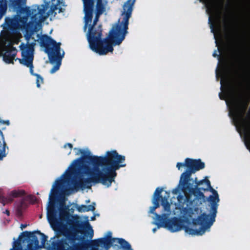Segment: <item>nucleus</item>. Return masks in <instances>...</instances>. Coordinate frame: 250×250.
Masks as SVG:
<instances>
[{
	"label": "nucleus",
	"instance_id": "obj_28",
	"mask_svg": "<svg viewBox=\"0 0 250 250\" xmlns=\"http://www.w3.org/2000/svg\"><path fill=\"white\" fill-rule=\"evenodd\" d=\"M10 250H17V249H16V247H15V246H14V247H13V248L12 249Z\"/></svg>",
	"mask_w": 250,
	"mask_h": 250
},
{
	"label": "nucleus",
	"instance_id": "obj_11",
	"mask_svg": "<svg viewBox=\"0 0 250 250\" xmlns=\"http://www.w3.org/2000/svg\"><path fill=\"white\" fill-rule=\"evenodd\" d=\"M203 182L206 183L208 188H210V190L212 193V195H211L209 198V201L212 203L218 202L219 201L218 195L216 191L211 188L209 181L208 180H205L201 182V183L202 184Z\"/></svg>",
	"mask_w": 250,
	"mask_h": 250
},
{
	"label": "nucleus",
	"instance_id": "obj_5",
	"mask_svg": "<svg viewBox=\"0 0 250 250\" xmlns=\"http://www.w3.org/2000/svg\"><path fill=\"white\" fill-rule=\"evenodd\" d=\"M227 104L229 106L230 113L236 124L242 128L245 137L250 143V125H246L243 119L246 106L244 104L232 100H227Z\"/></svg>",
	"mask_w": 250,
	"mask_h": 250
},
{
	"label": "nucleus",
	"instance_id": "obj_13",
	"mask_svg": "<svg viewBox=\"0 0 250 250\" xmlns=\"http://www.w3.org/2000/svg\"><path fill=\"white\" fill-rule=\"evenodd\" d=\"M77 208L79 212H84L89 210H93L95 209V208L93 206H89L87 207L86 206L83 205L78 207Z\"/></svg>",
	"mask_w": 250,
	"mask_h": 250
},
{
	"label": "nucleus",
	"instance_id": "obj_29",
	"mask_svg": "<svg viewBox=\"0 0 250 250\" xmlns=\"http://www.w3.org/2000/svg\"><path fill=\"white\" fill-rule=\"evenodd\" d=\"M53 198L52 195L51 194V195H50V198H49L50 200H51V198Z\"/></svg>",
	"mask_w": 250,
	"mask_h": 250
},
{
	"label": "nucleus",
	"instance_id": "obj_32",
	"mask_svg": "<svg viewBox=\"0 0 250 250\" xmlns=\"http://www.w3.org/2000/svg\"><path fill=\"white\" fill-rule=\"evenodd\" d=\"M36 244V245H38V241H37V242H36V244Z\"/></svg>",
	"mask_w": 250,
	"mask_h": 250
},
{
	"label": "nucleus",
	"instance_id": "obj_4",
	"mask_svg": "<svg viewBox=\"0 0 250 250\" xmlns=\"http://www.w3.org/2000/svg\"><path fill=\"white\" fill-rule=\"evenodd\" d=\"M85 13L84 30L91 33L93 27L98 21V16L103 13L107 8L105 0H83Z\"/></svg>",
	"mask_w": 250,
	"mask_h": 250
},
{
	"label": "nucleus",
	"instance_id": "obj_20",
	"mask_svg": "<svg viewBox=\"0 0 250 250\" xmlns=\"http://www.w3.org/2000/svg\"><path fill=\"white\" fill-rule=\"evenodd\" d=\"M75 150H76V154L78 155H83L84 153L83 150L81 149H75Z\"/></svg>",
	"mask_w": 250,
	"mask_h": 250
},
{
	"label": "nucleus",
	"instance_id": "obj_31",
	"mask_svg": "<svg viewBox=\"0 0 250 250\" xmlns=\"http://www.w3.org/2000/svg\"><path fill=\"white\" fill-rule=\"evenodd\" d=\"M156 230V229H153V231L154 232H155Z\"/></svg>",
	"mask_w": 250,
	"mask_h": 250
},
{
	"label": "nucleus",
	"instance_id": "obj_12",
	"mask_svg": "<svg viewBox=\"0 0 250 250\" xmlns=\"http://www.w3.org/2000/svg\"><path fill=\"white\" fill-rule=\"evenodd\" d=\"M5 144L1 131L0 130V157L4 155Z\"/></svg>",
	"mask_w": 250,
	"mask_h": 250
},
{
	"label": "nucleus",
	"instance_id": "obj_27",
	"mask_svg": "<svg viewBox=\"0 0 250 250\" xmlns=\"http://www.w3.org/2000/svg\"><path fill=\"white\" fill-rule=\"evenodd\" d=\"M79 187H80V188H83L82 184H81V185H80Z\"/></svg>",
	"mask_w": 250,
	"mask_h": 250
},
{
	"label": "nucleus",
	"instance_id": "obj_14",
	"mask_svg": "<svg viewBox=\"0 0 250 250\" xmlns=\"http://www.w3.org/2000/svg\"><path fill=\"white\" fill-rule=\"evenodd\" d=\"M166 194L167 195V193L166 192ZM168 197V195L165 196L164 197H161L162 202V206L164 208V209L166 212H169V208L170 205L167 203V202H165V199Z\"/></svg>",
	"mask_w": 250,
	"mask_h": 250
},
{
	"label": "nucleus",
	"instance_id": "obj_15",
	"mask_svg": "<svg viewBox=\"0 0 250 250\" xmlns=\"http://www.w3.org/2000/svg\"><path fill=\"white\" fill-rule=\"evenodd\" d=\"M21 36L20 34H17L15 36V37H11L10 39V42L14 43H18L19 42V39L21 38Z\"/></svg>",
	"mask_w": 250,
	"mask_h": 250
},
{
	"label": "nucleus",
	"instance_id": "obj_9",
	"mask_svg": "<svg viewBox=\"0 0 250 250\" xmlns=\"http://www.w3.org/2000/svg\"><path fill=\"white\" fill-rule=\"evenodd\" d=\"M60 45V43H57L52 39H48V46L46 47V52L49 57H60L61 56Z\"/></svg>",
	"mask_w": 250,
	"mask_h": 250
},
{
	"label": "nucleus",
	"instance_id": "obj_23",
	"mask_svg": "<svg viewBox=\"0 0 250 250\" xmlns=\"http://www.w3.org/2000/svg\"><path fill=\"white\" fill-rule=\"evenodd\" d=\"M11 195L13 197H17L18 196V193L16 191H12L11 193Z\"/></svg>",
	"mask_w": 250,
	"mask_h": 250
},
{
	"label": "nucleus",
	"instance_id": "obj_25",
	"mask_svg": "<svg viewBox=\"0 0 250 250\" xmlns=\"http://www.w3.org/2000/svg\"><path fill=\"white\" fill-rule=\"evenodd\" d=\"M172 192L173 194H177V189L173 190Z\"/></svg>",
	"mask_w": 250,
	"mask_h": 250
},
{
	"label": "nucleus",
	"instance_id": "obj_1",
	"mask_svg": "<svg viewBox=\"0 0 250 250\" xmlns=\"http://www.w3.org/2000/svg\"><path fill=\"white\" fill-rule=\"evenodd\" d=\"M135 0H128L124 6V12L119 19L117 23L115 24L107 38L100 42L101 31L97 32L91 31L87 33V38L90 48L100 55H105L109 52H112V44H120L124 40L126 33L128 20L132 11V7Z\"/></svg>",
	"mask_w": 250,
	"mask_h": 250
},
{
	"label": "nucleus",
	"instance_id": "obj_21",
	"mask_svg": "<svg viewBox=\"0 0 250 250\" xmlns=\"http://www.w3.org/2000/svg\"><path fill=\"white\" fill-rule=\"evenodd\" d=\"M176 167H177L178 168V169L179 170L180 169L181 167H186V162H185L184 164H182V163H178L177 164Z\"/></svg>",
	"mask_w": 250,
	"mask_h": 250
},
{
	"label": "nucleus",
	"instance_id": "obj_6",
	"mask_svg": "<svg viewBox=\"0 0 250 250\" xmlns=\"http://www.w3.org/2000/svg\"><path fill=\"white\" fill-rule=\"evenodd\" d=\"M5 38H0V56H3L6 63H12L16 55V50L11 46L6 45Z\"/></svg>",
	"mask_w": 250,
	"mask_h": 250
},
{
	"label": "nucleus",
	"instance_id": "obj_30",
	"mask_svg": "<svg viewBox=\"0 0 250 250\" xmlns=\"http://www.w3.org/2000/svg\"><path fill=\"white\" fill-rule=\"evenodd\" d=\"M167 214H168V213L164 214L163 215V217H165V216H166V215H167Z\"/></svg>",
	"mask_w": 250,
	"mask_h": 250
},
{
	"label": "nucleus",
	"instance_id": "obj_10",
	"mask_svg": "<svg viewBox=\"0 0 250 250\" xmlns=\"http://www.w3.org/2000/svg\"><path fill=\"white\" fill-rule=\"evenodd\" d=\"M163 191V189L161 188H157L154 194V197L153 199V204L154 206L150 208V212L153 213L155 209L159 207V202L160 200L159 195Z\"/></svg>",
	"mask_w": 250,
	"mask_h": 250
},
{
	"label": "nucleus",
	"instance_id": "obj_26",
	"mask_svg": "<svg viewBox=\"0 0 250 250\" xmlns=\"http://www.w3.org/2000/svg\"><path fill=\"white\" fill-rule=\"evenodd\" d=\"M79 162V161H75L74 162V164L75 165H77V163H78Z\"/></svg>",
	"mask_w": 250,
	"mask_h": 250
},
{
	"label": "nucleus",
	"instance_id": "obj_19",
	"mask_svg": "<svg viewBox=\"0 0 250 250\" xmlns=\"http://www.w3.org/2000/svg\"><path fill=\"white\" fill-rule=\"evenodd\" d=\"M114 241L118 242L119 243L121 244V245H124V244L125 243V244H126L127 245H128L127 243L123 239H115Z\"/></svg>",
	"mask_w": 250,
	"mask_h": 250
},
{
	"label": "nucleus",
	"instance_id": "obj_8",
	"mask_svg": "<svg viewBox=\"0 0 250 250\" xmlns=\"http://www.w3.org/2000/svg\"><path fill=\"white\" fill-rule=\"evenodd\" d=\"M186 167L190 168L192 171L190 173H183L181 176L180 182L182 181H186L187 179L190 176L191 173L194 172V171L199 170L205 167L204 163L201 162L200 160L190 159H187L186 160Z\"/></svg>",
	"mask_w": 250,
	"mask_h": 250
},
{
	"label": "nucleus",
	"instance_id": "obj_18",
	"mask_svg": "<svg viewBox=\"0 0 250 250\" xmlns=\"http://www.w3.org/2000/svg\"><path fill=\"white\" fill-rule=\"evenodd\" d=\"M5 12L4 8L1 5H0V19L3 16Z\"/></svg>",
	"mask_w": 250,
	"mask_h": 250
},
{
	"label": "nucleus",
	"instance_id": "obj_2",
	"mask_svg": "<svg viewBox=\"0 0 250 250\" xmlns=\"http://www.w3.org/2000/svg\"><path fill=\"white\" fill-rule=\"evenodd\" d=\"M125 160L124 156L119 155L116 151L106 152L105 157H100L98 162L100 164L89 166L85 170V180L88 183H101L109 187L112 178L116 174L115 171L125 165H120Z\"/></svg>",
	"mask_w": 250,
	"mask_h": 250
},
{
	"label": "nucleus",
	"instance_id": "obj_7",
	"mask_svg": "<svg viewBox=\"0 0 250 250\" xmlns=\"http://www.w3.org/2000/svg\"><path fill=\"white\" fill-rule=\"evenodd\" d=\"M21 48L22 50V55L24 58L22 63L30 67V73L35 76L36 74L33 73L32 65L33 46L32 45L22 44L21 45Z\"/></svg>",
	"mask_w": 250,
	"mask_h": 250
},
{
	"label": "nucleus",
	"instance_id": "obj_3",
	"mask_svg": "<svg viewBox=\"0 0 250 250\" xmlns=\"http://www.w3.org/2000/svg\"><path fill=\"white\" fill-rule=\"evenodd\" d=\"M182 212L192 213L193 215L192 217L193 218L194 225L190 224L188 227L185 226V223L177 219H173L169 220L167 222L164 223L161 225L162 227L167 229L171 232H176L182 229L183 227H185L186 231L191 235H202L205 231L203 229L200 230H197L196 228L197 225H200L203 226L208 224V216L205 214H202L198 216V218H196L198 212H201L200 210H193L191 209H188L183 210Z\"/></svg>",
	"mask_w": 250,
	"mask_h": 250
},
{
	"label": "nucleus",
	"instance_id": "obj_16",
	"mask_svg": "<svg viewBox=\"0 0 250 250\" xmlns=\"http://www.w3.org/2000/svg\"><path fill=\"white\" fill-rule=\"evenodd\" d=\"M35 76L37 77V79H36V83H37V87H40V83H43V79H42V77H41L40 75H39L38 74L37 75H35Z\"/></svg>",
	"mask_w": 250,
	"mask_h": 250
},
{
	"label": "nucleus",
	"instance_id": "obj_22",
	"mask_svg": "<svg viewBox=\"0 0 250 250\" xmlns=\"http://www.w3.org/2000/svg\"><path fill=\"white\" fill-rule=\"evenodd\" d=\"M59 66H60V65L59 64H58L56 66H55L51 70V73H54L55 72H56V71H57L59 69Z\"/></svg>",
	"mask_w": 250,
	"mask_h": 250
},
{
	"label": "nucleus",
	"instance_id": "obj_24",
	"mask_svg": "<svg viewBox=\"0 0 250 250\" xmlns=\"http://www.w3.org/2000/svg\"><path fill=\"white\" fill-rule=\"evenodd\" d=\"M67 146H68L70 148H72V145L71 144H68L65 145L64 147H65Z\"/></svg>",
	"mask_w": 250,
	"mask_h": 250
},
{
	"label": "nucleus",
	"instance_id": "obj_17",
	"mask_svg": "<svg viewBox=\"0 0 250 250\" xmlns=\"http://www.w3.org/2000/svg\"><path fill=\"white\" fill-rule=\"evenodd\" d=\"M223 68H221L220 70H218L217 71V73H216V75H217V77H221V84L222 85V86L223 85V79H224V78H223V76H222V71H223Z\"/></svg>",
	"mask_w": 250,
	"mask_h": 250
}]
</instances>
